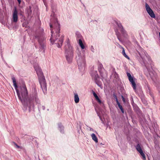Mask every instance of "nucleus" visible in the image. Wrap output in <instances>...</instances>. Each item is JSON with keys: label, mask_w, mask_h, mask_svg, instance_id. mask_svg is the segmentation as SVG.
<instances>
[{"label": "nucleus", "mask_w": 160, "mask_h": 160, "mask_svg": "<svg viewBox=\"0 0 160 160\" xmlns=\"http://www.w3.org/2000/svg\"><path fill=\"white\" fill-rule=\"evenodd\" d=\"M89 128L90 131H93V129L92 128H91L90 127H89Z\"/></svg>", "instance_id": "nucleus-34"}, {"label": "nucleus", "mask_w": 160, "mask_h": 160, "mask_svg": "<svg viewBox=\"0 0 160 160\" xmlns=\"http://www.w3.org/2000/svg\"><path fill=\"white\" fill-rule=\"evenodd\" d=\"M44 5L46 6V7L47 8V5H46V4L45 3H44Z\"/></svg>", "instance_id": "nucleus-39"}, {"label": "nucleus", "mask_w": 160, "mask_h": 160, "mask_svg": "<svg viewBox=\"0 0 160 160\" xmlns=\"http://www.w3.org/2000/svg\"><path fill=\"white\" fill-rule=\"evenodd\" d=\"M141 50L140 52L138 51L140 57L139 61L142 65L146 68L144 70V73L149 79H151L155 83H156L158 82L157 74L152 68L150 67L147 62V60H148L150 62V58L145 51L141 48Z\"/></svg>", "instance_id": "nucleus-2"}, {"label": "nucleus", "mask_w": 160, "mask_h": 160, "mask_svg": "<svg viewBox=\"0 0 160 160\" xmlns=\"http://www.w3.org/2000/svg\"><path fill=\"white\" fill-rule=\"evenodd\" d=\"M64 48L65 53L71 52H73L72 47L70 46L69 39L68 38L66 39L65 42V46Z\"/></svg>", "instance_id": "nucleus-7"}, {"label": "nucleus", "mask_w": 160, "mask_h": 160, "mask_svg": "<svg viewBox=\"0 0 160 160\" xmlns=\"http://www.w3.org/2000/svg\"><path fill=\"white\" fill-rule=\"evenodd\" d=\"M95 82L98 85L99 87H101L102 86V82L101 81H100L99 80V78H98L94 79Z\"/></svg>", "instance_id": "nucleus-16"}, {"label": "nucleus", "mask_w": 160, "mask_h": 160, "mask_svg": "<svg viewBox=\"0 0 160 160\" xmlns=\"http://www.w3.org/2000/svg\"><path fill=\"white\" fill-rule=\"evenodd\" d=\"M98 70L100 73L101 76L102 78V80L106 78V75L103 74L102 72V71L104 70V68L102 64L100 63L98 66Z\"/></svg>", "instance_id": "nucleus-11"}, {"label": "nucleus", "mask_w": 160, "mask_h": 160, "mask_svg": "<svg viewBox=\"0 0 160 160\" xmlns=\"http://www.w3.org/2000/svg\"><path fill=\"white\" fill-rule=\"evenodd\" d=\"M122 98L123 100L124 101V97L122 96Z\"/></svg>", "instance_id": "nucleus-38"}, {"label": "nucleus", "mask_w": 160, "mask_h": 160, "mask_svg": "<svg viewBox=\"0 0 160 160\" xmlns=\"http://www.w3.org/2000/svg\"><path fill=\"white\" fill-rule=\"evenodd\" d=\"M98 116H99L100 119L101 120V121H102V118L99 115V114H98Z\"/></svg>", "instance_id": "nucleus-36"}, {"label": "nucleus", "mask_w": 160, "mask_h": 160, "mask_svg": "<svg viewBox=\"0 0 160 160\" xmlns=\"http://www.w3.org/2000/svg\"><path fill=\"white\" fill-rule=\"evenodd\" d=\"M17 1H18V2L19 4H20L21 3V0H17Z\"/></svg>", "instance_id": "nucleus-37"}, {"label": "nucleus", "mask_w": 160, "mask_h": 160, "mask_svg": "<svg viewBox=\"0 0 160 160\" xmlns=\"http://www.w3.org/2000/svg\"><path fill=\"white\" fill-rule=\"evenodd\" d=\"M117 104L118 105V107L119 108L122 107V106L120 105V102L117 103Z\"/></svg>", "instance_id": "nucleus-32"}, {"label": "nucleus", "mask_w": 160, "mask_h": 160, "mask_svg": "<svg viewBox=\"0 0 160 160\" xmlns=\"http://www.w3.org/2000/svg\"><path fill=\"white\" fill-rule=\"evenodd\" d=\"M66 57L68 61L69 62H71L73 57V52H66Z\"/></svg>", "instance_id": "nucleus-12"}, {"label": "nucleus", "mask_w": 160, "mask_h": 160, "mask_svg": "<svg viewBox=\"0 0 160 160\" xmlns=\"http://www.w3.org/2000/svg\"><path fill=\"white\" fill-rule=\"evenodd\" d=\"M60 25L58 22H55L54 25V28L52 29V25L50 24V27L51 28V37L50 39L51 42L53 44V43L57 45L58 48H61L62 45L63 41L64 36L62 35L60 37L59 32L60 30Z\"/></svg>", "instance_id": "nucleus-3"}, {"label": "nucleus", "mask_w": 160, "mask_h": 160, "mask_svg": "<svg viewBox=\"0 0 160 160\" xmlns=\"http://www.w3.org/2000/svg\"><path fill=\"white\" fill-rule=\"evenodd\" d=\"M116 34L117 36V37L118 39V40H119V41L121 42H122V40L120 38V37L121 36L120 34L119 33V32H118V30L117 29H116L115 30Z\"/></svg>", "instance_id": "nucleus-17"}, {"label": "nucleus", "mask_w": 160, "mask_h": 160, "mask_svg": "<svg viewBox=\"0 0 160 160\" xmlns=\"http://www.w3.org/2000/svg\"><path fill=\"white\" fill-rule=\"evenodd\" d=\"M35 38H37L38 40V42L41 46V47L42 49L44 48V45L43 44V43H42V42H43V39H42V38L40 37L39 36H35Z\"/></svg>", "instance_id": "nucleus-14"}, {"label": "nucleus", "mask_w": 160, "mask_h": 160, "mask_svg": "<svg viewBox=\"0 0 160 160\" xmlns=\"http://www.w3.org/2000/svg\"><path fill=\"white\" fill-rule=\"evenodd\" d=\"M34 68L37 72V75L38 76L41 87L43 93L45 94L47 91V84L43 72L41 68L38 67H34Z\"/></svg>", "instance_id": "nucleus-4"}, {"label": "nucleus", "mask_w": 160, "mask_h": 160, "mask_svg": "<svg viewBox=\"0 0 160 160\" xmlns=\"http://www.w3.org/2000/svg\"><path fill=\"white\" fill-rule=\"evenodd\" d=\"M31 7L29 6L27 9V12L28 15H31L32 13V10L31 9Z\"/></svg>", "instance_id": "nucleus-23"}, {"label": "nucleus", "mask_w": 160, "mask_h": 160, "mask_svg": "<svg viewBox=\"0 0 160 160\" xmlns=\"http://www.w3.org/2000/svg\"><path fill=\"white\" fill-rule=\"evenodd\" d=\"M91 136L92 140L94 141L95 142L97 143L98 142V139L95 134L92 133L91 135Z\"/></svg>", "instance_id": "nucleus-20"}, {"label": "nucleus", "mask_w": 160, "mask_h": 160, "mask_svg": "<svg viewBox=\"0 0 160 160\" xmlns=\"http://www.w3.org/2000/svg\"><path fill=\"white\" fill-rule=\"evenodd\" d=\"M145 7L146 10L150 17L153 18H155V16L153 11L150 8L148 5L146 3L145 4Z\"/></svg>", "instance_id": "nucleus-10"}, {"label": "nucleus", "mask_w": 160, "mask_h": 160, "mask_svg": "<svg viewBox=\"0 0 160 160\" xmlns=\"http://www.w3.org/2000/svg\"><path fill=\"white\" fill-rule=\"evenodd\" d=\"M76 60L80 70L81 71L84 70L86 65L85 56L82 55L81 53L78 52L76 56Z\"/></svg>", "instance_id": "nucleus-5"}, {"label": "nucleus", "mask_w": 160, "mask_h": 160, "mask_svg": "<svg viewBox=\"0 0 160 160\" xmlns=\"http://www.w3.org/2000/svg\"><path fill=\"white\" fill-rule=\"evenodd\" d=\"M92 78L94 79L99 78V76L97 71H94L92 72L91 73Z\"/></svg>", "instance_id": "nucleus-15"}, {"label": "nucleus", "mask_w": 160, "mask_h": 160, "mask_svg": "<svg viewBox=\"0 0 160 160\" xmlns=\"http://www.w3.org/2000/svg\"><path fill=\"white\" fill-rule=\"evenodd\" d=\"M42 109L43 110H44L45 109V107L44 106H42Z\"/></svg>", "instance_id": "nucleus-35"}, {"label": "nucleus", "mask_w": 160, "mask_h": 160, "mask_svg": "<svg viewBox=\"0 0 160 160\" xmlns=\"http://www.w3.org/2000/svg\"><path fill=\"white\" fill-rule=\"evenodd\" d=\"M58 129L62 133H63L64 132V127L61 123H59L58 124Z\"/></svg>", "instance_id": "nucleus-19"}, {"label": "nucleus", "mask_w": 160, "mask_h": 160, "mask_svg": "<svg viewBox=\"0 0 160 160\" xmlns=\"http://www.w3.org/2000/svg\"><path fill=\"white\" fill-rule=\"evenodd\" d=\"M96 100L99 103V104H101L102 103V101L98 97L95 98Z\"/></svg>", "instance_id": "nucleus-26"}, {"label": "nucleus", "mask_w": 160, "mask_h": 160, "mask_svg": "<svg viewBox=\"0 0 160 160\" xmlns=\"http://www.w3.org/2000/svg\"><path fill=\"white\" fill-rule=\"evenodd\" d=\"M76 35L77 37V41H78V40H79V39L80 38L81 39L82 36L79 33H76Z\"/></svg>", "instance_id": "nucleus-25"}, {"label": "nucleus", "mask_w": 160, "mask_h": 160, "mask_svg": "<svg viewBox=\"0 0 160 160\" xmlns=\"http://www.w3.org/2000/svg\"><path fill=\"white\" fill-rule=\"evenodd\" d=\"M122 55L126 58L129 59V57L126 54L124 48L123 47H122Z\"/></svg>", "instance_id": "nucleus-24"}, {"label": "nucleus", "mask_w": 160, "mask_h": 160, "mask_svg": "<svg viewBox=\"0 0 160 160\" xmlns=\"http://www.w3.org/2000/svg\"><path fill=\"white\" fill-rule=\"evenodd\" d=\"M14 143L17 148H20V146L18 145L16 143L14 142Z\"/></svg>", "instance_id": "nucleus-30"}, {"label": "nucleus", "mask_w": 160, "mask_h": 160, "mask_svg": "<svg viewBox=\"0 0 160 160\" xmlns=\"http://www.w3.org/2000/svg\"><path fill=\"white\" fill-rule=\"evenodd\" d=\"M12 79L13 83V85L16 90L19 99L21 102L23 107V109L26 111L28 107V108L29 111L30 112L34 108V101L36 102L39 109L40 106V101L38 98L37 93H35L30 97H28V92L26 86L24 85L20 87V90L17 89L18 86L16 79L14 76H12Z\"/></svg>", "instance_id": "nucleus-1"}, {"label": "nucleus", "mask_w": 160, "mask_h": 160, "mask_svg": "<svg viewBox=\"0 0 160 160\" xmlns=\"http://www.w3.org/2000/svg\"><path fill=\"white\" fill-rule=\"evenodd\" d=\"M117 104L118 105V107L119 108L122 107V106L120 105V102L117 103Z\"/></svg>", "instance_id": "nucleus-33"}, {"label": "nucleus", "mask_w": 160, "mask_h": 160, "mask_svg": "<svg viewBox=\"0 0 160 160\" xmlns=\"http://www.w3.org/2000/svg\"><path fill=\"white\" fill-rule=\"evenodd\" d=\"M135 148L137 151L140 153L142 156V158L143 160H146L145 155L141 148L140 144L139 143H138L135 146Z\"/></svg>", "instance_id": "nucleus-9"}, {"label": "nucleus", "mask_w": 160, "mask_h": 160, "mask_svg": "<svg viewBox=\"0 0 160 160\" xmlns=\"http://www.w3.org/2000/svg\"><path fill=\"white\" fill-rule=\"evenodd\" d=\"M116 23L118 26L119 30L120 31L121 33L123 36L126 37L128 36L126 31L124 29L121 23L119 21H116Z\"/></svg>", "instance_id": "nucleus-8"}, {"label": "nucleus", "mask_w": 160, "mask_h": 160, "mask_svg": "<svg viewBox=\"0 0 160 160\" xmlns=\"http://www.w3.org/2000/svg\"><path fill=\"white\" fill-rule=\"evenodd\" d=\"M12 19L13 22H17L18 20V12L16 7L14 9L12 14Z\"/></svg>", "instance_id": "nucleus-13"}, {"label": "nucleus", "mask_w": 160, "mask_h": 160, "mask_svg": "<svg viewBox=\"0 0 160 160\" xmlns=\"http://www.w3.org/2000/svg\"><path fill=\"white\" fill-rule=\"evenodd\" d=\"M115 98L116 102L117 103L119 102V101H118V99L117 97L116 96H115Z\"/></svg>", "instance_id": "nucleus-31"}, {"label": "nucleus", "mask_w": 160, "mask_h": 160, "mask_svg": "<svg viewBox=\"0 0 160 160\" xmlns=\"http://www.w3.org/2000/svg\"><path fill=\"white\" fill-rule=\"evenodd\" d=\"M74 99L75 103H78L79 102V98L77 93H76L74 94Z\"/></svg>", "instance_id": "nucleus-18"}, {"label": "nucleus", "mask_w": 160, "mask_h": 160, "mask_svg": "<svg viewBox=\"0 0 160 160\" xmlns=\"http://www.w3.org/2000/svg\"><path fill=\"white\" fill-rule=\"evenodd\" d=\"M78 42L79 46H80V47H81L82 49H84L85 48V47L82 43V42L81 39L80 38L79 39V40H78Z\"/></svg>", "instance_id": "nucleus-22"}, {"label": "nucleus", "mask_w": 160, "mask_h": 160, "mask_svg": "<svg viewBox=\"0 0 160 160\" xmlns=\"http://www.w3.org/2000/svg\"><path fill=\"white\" fill-rule=\"evenodd\" d=\"M127 75L128 78L129 82H131L133 89L135 91L136 90V84L135 82L136 80L135 78L133 77L132 76L130 73L127 72Z\"/></svg>", "instance_id": "nucleus-6"}, {"label": "nucleus", "mask_w": 160, "mask_h": 160, "mask_svg": "<svg viewBox=\"0 0 160 160\" xmlns=\"http://www.w3.org/2000/svg\"><path fill=\"white\" fill-rule=\"evenodd\" d=\"M121 110V112H122V113H124V110L122 108V106L121 107V108H119Z\"/></svg>", "instance_id": "nucleus-28"}, {"label": "nucleus", "mask_w": 160, "mask_h": 160, "mask_svg": "<svg viewBox=\"0 0 160 160\" xmlns=\"http://www.w3.org/2000/svg\"><path fill=\"white\" fill-rule=\"evenodd\" d=\"M78 42L79 46H80V47H81L82 49H84L85 48V47L82 43V42L81 39L80 38L79 39V40H78Z\"/></svg>", "instance_id": "nucleus-21"}, {"label": "nucleus", "mask_w": 160, "mask_h": 160, "mask_svg": "<svg viewBox=\"0 0 160 160\" xmlns=\"http://www.w3.org/2000/svg\"><path fill=\"white\" fill-rule=\"evenodd\" d=\"M90 49H91V50L92 51V52H94V48L92 46L91 47Z\"/></svg>", "instance_id": "nucleus-29"}, {"label": "nucleus", "mask_w": 160, "mask_h": 160, "mask_svg": "<svg viewBox=\"0 0 160 160\" xmlns=\"http://www.w3.org/2000/svg\"><path fill=\"white\" fill-rule=\"evenodd\" d=\"M92 93L95 98L98 97L97 94L94 91H92Z\"/></svg>", "instance_id": "nucleus-27"}]
</instances>
